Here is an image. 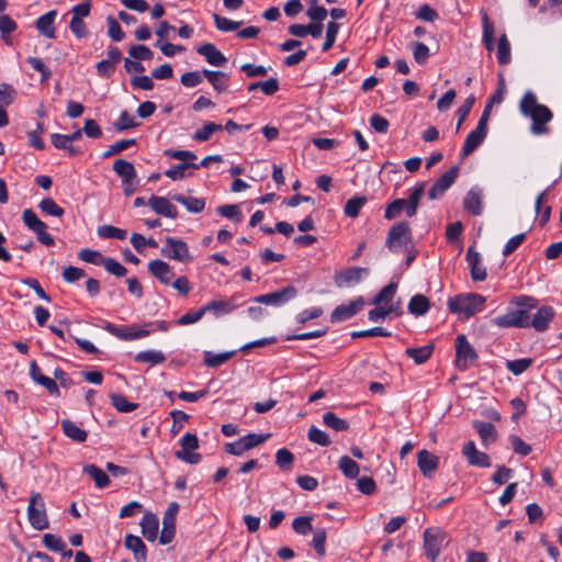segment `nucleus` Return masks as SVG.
Segmentation results:
<instances>
[{"label": "nucleus", "mask_w": 562, "mask_h": 562, "mask_svg": "<svg viewBox=\"0 0 562 562\" xmlns=\"http://www.w3.org/2000/svg\"><path fill=\"white\" fill-rule=\"evenodd\" d=\"M519 111L531 120L529 131L535 136L550 133V122L553 120L552 111L544 104L538 102L537 95L528 90L519 101Z\"/></svg>", "instance_id": "obj_1"}, {"label": "nucleus", "mask_w": 562, "mask_h": 562, "mask_svg": "<svg viewBox=\"0 0 562 562\" xmlns=\"http://www.w3.org/2000/svg\"><path fill=\"white\" fill-rule=\"evenodd\" d=\"M486 297L477 293L458 294L448 300V308L453 314L469 318L483 310Z\"/></svg>", "instance_id": "obj_2"}, {"label": "nucleus", "mask_w": 562, "mask_h": 562, "mask_svg": "<svg viewBox=\"0 0 562 562\" xmlns=\"http://www.w3.org/2000/svg\"><path fill=\"white\" fill-rule=\"evenodd\" d=\"M27 516L31 526L36 530H44L48 528V517L46 514L45 504L42 495L38 492H33L31 494L29 507H27Z\"/></svg>", "instance_id": "obj_3"}, {"label": "nucleus", "mask_w": 562, "mask_h": 562, "mask_svg": "<svg viewBox=\"0 0 562 562\" xmlns=\"http://www.w3.org/2000/svg\"><path fill=\"white\" fill-rule=\"evenodd\" d=\"M446 532L437 527L427 528L424 531L423 548L426 557L431 561L436 562L446 541Z\"/></svg>", "instance_id": "obj_4"}, {"label": "nucleus", "mask_w": 562, "mask_h": 562, "mask_svg": "<svg viewBox=\"0 0 562 562\" xmlns=\"http://www.w3.org/2000/svg\"><path fill=\"white\" fill-rule=\"evenodd\" d=\"M490 119V110L486 106L477 122L475 130L467 136L462 148V155H471L485 139L487 135V121Z\"/></svg>", "instance_id": "obj_5"}, {"label": "nucleus", "mask_w": 562, "mask_h": 562, "mask_svg": "<svg viewBox=\"0 0 562 562\" xmlns=\"http://www.w3.org/2000/svg\"><path fill=\"white\" fill-rule=\"evenodd\" d=\"M160 254L170 260H176L181 263H189L192 261L189 247L182 239H177L171 236L165 238V245L160 249Z\"/></svg>", "instance_id": "obj_6"}, {"label": "nucleus", "mask_w": 562, "mask_h": 562, "mask_svg": "<svg viewBox=\"0 0 562 562\" xmlns=\"http://www.w3.org/2000/svg\"><path fill=\"white\" fill-rule=\"evenodd\" d=\"M180 446L181 450L175 452L177 459L189 464H198L201 461V454L194 452L199 448V439L195 434H184L180 439Z\"/></svg>", "instance_id": "obj_7"}, {"label": "nucleus", "mask_w": 562, "mask_h": 562, "mask_svg": "<svg viewBox=\"0 0 562 562\" xmlns=\"http://www.w3.org/2000/svg\"><path fill=\"white\" fill-rule=\"evenodd\" d=\"M510 304L517 307L516 310H512V312L514 314L518 328L529 327V312L537 306V301L531 296L520 295L514 297Z\"/></svg>", "instance_id": "obj_8"}, {"label": "nucleus", "mask_w": 562, "mask_h": 562, "mask_svg": "<svg viewBox=\"0 0 562 562\" xmlns=\"http://www.w3.org/2000/svg\"><path fill=\"white\" fill-rule=\"evenodd\" d=\"M477 353L468 341L465 335L456 337V364L461 370H467L475 360Z\"/></svg>", "instance_id": "obj_9"}, {"label": "nucleus", "mask_w": 562, "mask_h": 562, "mask_svg": "<svg viewBox=\"0 0 562 562\" xmlns=\"http://www.w3.org/2000/svg\"><path fill=\"white\" fill-rule=\"evenodd\" d=\"M412 233L405 222L394 224L387 234L385 245L391 251H397L411 241Z\"/></svg>", "instance_id": "obj_10"}, {"label": "nucleus", "mask_w": 562, "mask_h": 562, "mask_svg": "<svg viewBox=\"0 0 562 562\" xmlns=\"http://www.w3.org/2000/svg\"><path fill=\"white\" fill-rule=\"evenodd\" d=\"M179 512V504L171 502L162 517V530L160 532L159 542L161 544L170 543L176 535V518Z\"/></svg>", "instance_id": "obj_11"}, {"label": "nucleus", "mask_w": 562, "mask_h": 562, "mask_svg": "<svg viewBox=\"0 0 562 562\" xmlns=\"http://www.w3.org/2000/svg\"><path fill=\"white\" fill-rule=\"evenodd\" d=\"M296 295L297 290L294 286L289 285L276 292L258 295L255 297V302L266 305L280 306L293 300Z\"/></svg>", "instance_id": "obj_12"}, {"label": "nucleus", "mask_w": 562, "mask_h": 562, "mask_svg": "<svg viewBox=\"0 0 562 562\" xmlns=\"http://www.w3.org/2000/svg\"><path fill=\"white\" fill-rule=\"evenodd\" d=\"M368 273L366 268L351 267L338 271L334 276V282L337 288H351L358 284L364 274Z\"/></svg>", "instance_id": "obj_13"}, {"label": "nucleus", "mask_w": 562, "mask_h": 562, "mask_svg": "<svg viewBox=\"0 0 562 562\" xmlns=\"http://www.w3.org/2000/svg\"><path fill=\"white\" fill-rule=\"evenodd\" d=\"M364 306L362 296L357 297L348 304L338 305L330 314L331 323H341L358 314Z\"/></svg>", "instance_id": "obj_14"}, {"label": "nucleus", "mask_w": 562, "mask_h": 562, "mask_svg": "<svg viewBox=\"0 0 562 562\" xmlns=\"http://www.w3.org/2000/svg\"><path fill=\"white\" fill-rule=\"evenodd\" d=\"M459 176V168L457 166L447 170L430 188L428 196L430 200L439 199L443 193L454 183Z\"/></svg>", "instance_id": "obj_15"}, {"label": "nucleus", "mask_w": 562, "mask_h": 562, "mask_svg": "<svg viewBox=\"0 0 562 562\" xmlns=\"http://www.w3.org/2000/svg\"><path fill=\"white\" fill-rule=\"evenodd\" d=\"M104 329L108 333L114 335L115 337L124 339V340H135V339L147 337L150 334L149 330L139 329L136 325L116 326V325L108 323L104 326Z\"/></svg>", "instance_id": "obj_16"}, {"label": "nucleus", "mask_w": 562, "mask_h": 562, "mask_svg": "<svg viewBox=\"0 0 562 562\" xmlns=\"http://www.w3.org/2000/svg\"><path fill=\"white\" fill-rule=\"evenodd\" d=\"M148 271L154 276L160 283L165 285L171 284L175 277L173 269L169 263L164 260L155 259L148 263Z\"/></svg>", "instance_id": "obj_17"}, {"label": "nucleus", "mask_w": 562, "mask_h": 562, "mask_svg": "<svg viewBox=\"0 0 562 562\" xmlns=\"http://www.w3.org/2000/svg\"><path fill=\"white\" fill-rule=\"evenodd\" d=\"M462 454L467 458L471 465L480 468L491 467L490 457L486 453L479 451L473 441H468L464 443L462 448Z\"/></svg>", "instance_id": "obj_18"}, {"label": "nucleus", "mask_w": 562, "mask_h": 562, "mask_svg": "<svg viewBox=\"0 0 562 562\" xmlns=\"http://www.w3.org/2000/svg\"><path fill=\"white\" fill-rule=\"evenodd\" d=\"M148 205L151 207L154 212H156L159 215L172 220L178 217L177 207L168 199L164 196H150V199L148 200Z\"/></svg>", "instance_id": "obj_19"}, {"label": "nucleus", "mask_w": 562, "mask_h": 562, "mask_svg": "<svg viewBox=\"0 0 562 562\" xmlns=\"http://www.w3.org/2000/svg\"><path fill=\"white\" fill-rule=\"evenodd\" d=\"M57 16L56 10H50L47 13L41 15L36 22L35 26L37 31L46 38H55L56 37V27H55V19Z\"/></svg>", "instance_id": "obj_20"}, {"label": "nucleus", "mask_w": 562, "mask_h": 562, "mask_svg": "<svg viewBox=\"0 0 562 562\" xmlns=\"http://www.w3.org/2000/svg\"><path fill=\"white\" fill-rule=\"evenodd\" d=\"M465 259L471 270V278L474 281H484L486 279V269L481 262L480 254L470 247Z\"/></svg>", "instance_id": "obj_21"}, {"label": "nucleus", "mask_w": 562, "mask_h": 562, "mask_svg": "<svg viewBox=\"0 0 562 562\" xmlns=\"http://www.w3.org/2000/svg\"><path fill=\"white\" fill-rule=\"evenodd\" d=\"M30 375L37 384L45 387L49 394L59 396V389L55 380L44 375L35 361H32L30 364Z\"/></svg>", "instance_id": "obj_22"}, {"label": "nucleus", "mask_w": 562, "mask_h": 562, "mask_svg": "<svg viewBox=\"0 0 562 562\" xmlns=\"http://www.w3.org/2000/svg\"><path fill=\"white\" fill-rule=\"evenodd\" d=\"M463 207L472 215H481L483 211V194L479 188H472L463 200Z\"/></svg>", "instance_id": "obj_23"}, {"label": "nucleus", "mask_w": 562, "mask_h": 562, "mask_svg": "<svg viewBox=\"0 0 562 562\" xmlns=\"http://www.w3.org/2000/svg\"><path fill=\"white\" fill-rule=\"evenodd\" d=\"M198 54L205 57L206 61L215 67H222L226 64L227 59L214 44L206 43L198 47Z\"/></svg>", "instance_id": "obj_24"}, {"label": "nucleus", "mask_w": 562, "mask_h": 562, "mask_svg": "<svg viewBox=\"0 0 562 562\" xmlns=\"http://www.w3.org/2000/svg\"><path fill=\"white\" fill-rule=\"evenodd\" d=\"M238 304L235 302V297L231 300H213L203 306L204 313L210 312L214 314L216 317L229 314L233 312Z\"/></svg>", "instance_id": "obj_25"}, {"label": "nucleus", "mask_w": 562, "mask_h": 562, "mask_svg": "<svg viewBox=\"0 0 562 562\" xmlns=\"http://www.w3.org/2000/svg\"><path fill=\"white\" fill-rule=\"evenodd\" d=\"M418 468L425 476H430L438 468L439 459L427 450H420L417 456Z\"/></svg>", "instance_id": "obj_26"}, {"label": "nucleus", "mask_w": 562, "mask_h": 562, "mask_svg": "<svg viewBox=\"0 0 562 562\" xmlns=\"http://www.w3.org/2000/svg\"><path fill=\"white\" fill-rule=\"evenodd\" d=\"M554 317V311L551 306H542L530 318V326L538 331H543L548 328L549 323Z\"/></svg>", "instance_id": "obj_27"}, {"label": "nucleus", "mask_w": 562, "mask_h": 562, "mask_svg": "<svg viewBox=\"0 0 562 562\" xmlns=\"http://www.w3.org/2000/svg\"><path fill=\"white\" fill-rule=\"evenodd\" d=\"M139 525L143 536L148 541H154L157 538L159 522L155 514L145 512Z\"/></svg>", "instance_id": "obj_28"}, {"label": "nucleus", "mask_w": 562, "mask_h": 562, "mask_svg": "<svg viewBox=\"0 0 562 562\" xmlns=\"http://www.w3.org/2000/svg\"><path fill=\"white\" fill-rule=\"evenodd\" d=\"M473 427L480 435V438L482 440V443L484 446H488L496 441L497 439V431L495 426L492 423L482 422V420H474Z\"/></svg>", "instance_id": "obj_29"}, {"label": "nucleus", "mask_w": 562, "mask_h": 562, "mask_svg": "<svg viewBox=\"0 0 562 562\" xmlns=\"http://www.w3.org/2000/svg\"><path fill=\"white\" fill-rule=\"evenodd\" d=\"M125 547L134 553V559L137 562H145L147 558V549L143 540L134 535L125 537Z\"/></svg>", "instance_id": "obj_30"}, {"label": "nucleus", "mask_w": 562, "mask_h": 562, "mask_svg": "<svg viewBox=\"0 0 562 562\" xmlns=\"http://www.w3.org/2000/svg\"><path fill=\"white\" fill-rule=\"evenodd\" d=\"M289 33L296 37H304L311 34L313 37H319L323 33V24L314 23L308 25L292 24L289 26Z\"/></svg>", "instance_id": "obj_31"}, {"label": "nucleus", "mask_w": 562, "mask_h": 562, "mask_svg": "<svg viewBox=\"0 0 562 562\" xmlns=\"http://www.w3.org/2000/svg\"><path fill=\"white\" fill-rule=\"evenodd\" d=\"M60 426L64 435L76 442H85L88 438V432L69 419L61 420Z\"/></svg>", "instance_id": "obj_32"}, {"label": "nucleus", "mask_w": 562, "mask_h": 562, "mask_svg": "<svg viewBox=\"0 0 562 562\" xmlns=\"http://www.w3.org/2000/svg\"><path fill=\"white\" fill-rule=\"evenodd\" d=\"M425 192V183H418L412 190L407 200H405L406 215L413 217L416 215L419 202Z\"/></svg>", "instance_id": "obj_33"}, {"label": "nucleus", "mask_w": 562, "mask_h": 562, "mask_svg": "<svg viewBox=\"0 0 562 562\" xmlns=\"http://www.w3.org/2000/svg\"><path fill=\"white\" fill-rule=\"evenodd\" d=\"M113 170L122 179V182L137 178L134 165L122 158L114 161Z\"/></svg>", "instance_id": "obj_34"}, {"label": "nucleus", "mask_w": 562, "mask_h": 562, "mask_svg": "<svg viewBox=\"0 0 562 562\" xmlns=\"http://www.w3.org/2000/svg\"><path fill=\"white\" fill-rule=\"evenodd\" d=\"M203 75L217 92L227 90L229 78L225 72L203 69Z\"/></svg>", "instance_id": "obj_35"}, {"label": "nucleus", "mask_w": 562, "mask_h": 562, "mask_svg": "<svg viewBox=\"0 0 562 562\" xmlns=\"http://www.w3.org/2000/svg\"><path fill=\"white\" fill-rule=\"evenodd\" d=\"M171 199L182 204L191 213H200L205 207L204 199L186 196L182 194H175Z\"/></svg>", "instance_id": "obj_36"}, {"label": "nucleus", "mask_w": 562, "mask_h": 562, "mask_svg": "<svg viewBox=\"0 0 562 562\" xmlns=\"http://www.w3.org/2000/svg\"><path fill=\"white\" fill-rule=\"evenodd\" d=\"M408 312L415 316L425 315L430 308V302L423 294H415L408 303Z\"/></svg>", "instance_id": "obj_37"}, {"label": "nucleus", "mask_w": 562, "mask_h": 562, "mask_svg": "<svg viewBox=\"0 0 562 562\" xmlns=\"http://www.w3.org/2000/svg\"><path fill=\"white\" fill-rule=\"evenodd\" d=\"M22 220H23V223L32 231L36 234V237L40 236V234H42L46 228V224L41 221L37 215L35 214L34 211H32L31 209H26L23 211L22 213Z\"/></svg>", "instance_id": "obj_38"}, {"label": "nucleus", "mask_w": 562, "mask_h": 562, "mask_svg": "<svg viewBox=\"0 0 562 562\" xmlns=\"http://www.w3.org/2000/svg\"><path fill=\"white\" fill-rule=\"evenodd\" d=\"M83 473L88 474L94 481L98 488H104L110 484L108 474L94 464H86L83 467Z\"/></svg>", "instance_id": "obj_39"}, {"label": "nucleus", "mask_w": 562, "mask_h": 562, "mask_svg": "<svg viewBox=\"0 0 562 562\" xmlns=\"http://www.w3.org/2000/svg\"><path fill=\"white\" fill-rule=\"evenodd\" d=\"M482 16V25H483V35H482V42L485 46V48L488 52H492L494 49V25L490 21V18L485 11H481Z\"/></svg>", "instance_id": "obj_40"}, {"label": "nucleus", "mask_w": 562, "mask_h": 562, "mask_svg": "<svg viewBox=\"0 0 562 562\" xmlns=\"http://www.w3.org/2000/svg\"><path fill=\"white\" fill-rule=\"evenodd\" d=\"M432 351V345H425L418 348H407L405 353L407 357L412 358L416 364H423L431 357Z\"/></svg>", "instance_id": "obj_41"}, {"label": "nucleus", "mask_w": 562, "mask_h": 562, "mask_svg": "<svg viewBox=\"0 0 562 562\" xmlns=\"http://www.w3.org/2000/svg\"><path fill=\"white\" fill-rule=\"evenodd\" d=\"M338 469L348 479H356L360 471L358 463L348 456H342L338 460Z\"/></svg>", "instance_id": "obj_42"}, {"label": "nucleus", "mask_w": 562, "mask_h": 562, "mask_svg": "<svg viewBox=\"0 0 562 562\" xmlns=\"http://www.w3.org/2000/svg\"><path fill=\"white\" fill-rule=\"evenodd\" d=\"M235 351H226L221 353H213L211 351L204 352V363L210 368H217L225 362H227L233 356Z\"/></svg>", "instance_id": "obj_43"}, {"label": "nucleus", "mask_w": 562, "mask_h": 562, "mask_svg": "<svg viewBox=\"0 0 562 562\" xmlns=\"http://www.w3.org/2000/svg\"><path fill=\"white\" fill-rule=\"evenodd\" d=\"M257 89H260L267 95H273L279 90V81L277 78H269L266 81L252 82L247 88L249 92Z\"/></svg>", "instance_id": "obj_44"}, {"label": "nucleus", "mask_w": 562, "mask_h": 562, "mask_svg": "<svg viewBox=\"0 0 562 562\" xmlns=\"http://www.w3.org/2000/svg\"><path fill=\"white\" fill-rule=\"evenodd\" d=\"M192 168V169H199V165L195 162H181L171 166L168 170L165 171V175L176 181L181 180L186 178V170Z\"/></svg>", "instance_id": "obj_45"}, {"label": "nucleus", "mask_w": 562, "mask_h": 562, "mask_svg": "<svg viewBox=\"0 0 562 562\" xmlns=\"http://www.w3.org/2000/svg\"><path fill=\"white\" fill-rule=\"evenodd\" d=\"M53 145L57 149L67 150L69 155L76 156L80 154V150L70 144L67 135L54 133L50 136Z\"/></svg>", "instance_id": "obj_46"}, {"label": "nucleus", "mask_w": 562, "mask_h": 562, "mask_svg": "<svg viewBox=\"0 0 562 562\" xmlns=\"http://www.w3.org/2000/svg\"><path fill=\"white\" fill-rule=\"evenodd\" d=\"M497 61L501 65H507L510 63V44L506 34L501 35L497 44Z\"/></svg>", "instance_id": "obj_47"}, {"label": "nucleus", "mask_w": 562, "mask_h": 562, "mask_svg": "<svg viewBox=\"0 0 562 562\" xmlns=\"http://www.w3.org/2000/svg\"><path fill=\"white\" fill-rule=\"evenodd\" d=\"M135 360L138 362L149 363L151 366L165 362L166 357L161 351L158 350H146L140 351L135 356Z\"/></svg>", "instance_id": "obj_48"}, {"label": "nucleus", "mask_w": 562, "mask_h": 562, "mask_svg": "<svg viewBox=\"0 0 562 562\" xmlns=\"http://www.w3.org/2000/svg\"><path fill=\"white\" fill-rule=\"evenodd\" d=\"M294 454L286 448H281L276 453V464L282 471H290L293 468Z\"/></svg>", "instance_id": "obj_49"}, {"label": "nucleus", "mask_w": 562, "mask_h": 562, "mask_svg": "<svg viewBox=\"0 0 562 562\" xmlns=\"http://www.w3.org/2000/svg\"><path fill=\"white\" fill-rule=\"evenodd\" d=\"M397 290V283L391 282L387 285H385L380 293L374 297L373 304L375 305H390L392 304L391 301L393 300V296L395 295Z\"/></svg>", "instance_id": "obj_50"}, {"label": "nucleus", "mask_w": 562, "mask_h": 562, "mask_svg": "<svg viewBox=\"0 0 562 562\" xmlns=\"http://www.w3.org/2000/svg\"><path fill=\"white\" fill-rule=\"evenodd\" d=\"M223 128L221 124L213 122L206 123L203 127L196 130L193 134V139L196 142H206L215 132H220Z\"/></svg>", "instance_id": "obj_51"}, {"label": "nucleus", "mask_w": 562, "mask_h": 562, "mask_svg": "<svg viewBox=\"0 0 562 562\" xmlns=\"http://www.w3.org/2000/svg\"><path fill=\"white\" fill-rule=\"evenodd\" d=\"M323 423L336 430V431H345L349 428V424L347 420L339 418L336 414L333 412H327L323 416Z\"/></svg>", "instance_id": "obj_52"}, {"label": "nucleus", "mask_w": 562, "mask_h": 562, "mask_svg": "<svg viewBox=\"0 0 562 562\" xmlns=\"http://www.w3.org/2000/svg\"><path fill=\"white\" fill-rule=\"evenodd\" d=\"M366 202H367L366 196H353V198L349 199L346 202V205L344 209L345 214L351 218L357 217L360 213V210L366 204Z\"/></svg>", "instance_id": "obj_53"}, {"label": "nucleus", "mask_w": 562, "mask_h": 562, "mask_svg": "<svg viewBox=\"0 0 562 562\" xmlns=\"http://www.w3.org/2000/svg\"><path fill=\"white\" fill-rule=\"evenodd\" d=\"M78 258L85 262L92 263L95 266H103V262L106 257H104L100 251L92 250L89 248H83L78 252Z\"/></svg>", "instance_id": "obj_54"}, {"label": "nucleus", "mask_w": 562, "mask_h": 562, "mask_svg": "<svg viewBox=\"0 0 562 562\" xmlns=\"http://www.w3.org/2000/svg\"><path fill=\"white\" fill-rule=\"evenodd\" d=\"M112 405L122 413H130L137 408L138 404L128 402L127 398L121 394L113 393L110 395Z\"/></svg>", "instance_id": "obj_55"}, {"label": "nucleus", "mask_w": 562, "mask_h": 562, "mask_svg": "<svg viewBox=\"0 0 562 562\" xmlns=\"http://www.w3.org/2000/svg\"><path fill=\"white\" fill-rule=\"evenodd\" d=\"M98 235L101 238H115L123 240L126 238V231L112 225H102L98 228Z\"/></svg>", "instance_id": "obj_56"}, {"label": "nucleus", "mask_w": 562, "mask_h": 562, "mask_svg": "<svg viewBox=\"0 0 562 562\" xmlns=\"http://www.w3.org/2000/svg\"><path fill=\"white\" fill-rule=\"evenodd\" d=\"M135 143H136L135 138L117 140L109 146V148L102 154V157L109 158L114 155H117V154L126 150L131 146L135 145Z\"/></svg>", "instance_id": "obj_57"}, {"label": "nucleus", "mask_w": 562, "mask_h": 562, "mask_svg": "<svg viewBox=\"0 0 562 562\" xmlns=\"http://www.w3.org/2000/svg\"><path fill=\"white\" fill-rule=\"evenodd\" d=\"M38 209L47 215L57 217L64 215V209L60 207L52 198L43 199L38 204Z\"/></svg>", "instance_id": "obj_58"}, {"label": "nucleus", "mask_w": 562, "mask_h": 562, "mask_svg": "<svg viewBox=\"0 0 562 562\" xmlns=\"http://www.w3.org/2000/svg\"><path fill=\"white\" fill-rule=\"evenodd\" d=\"M532 364L531 358H521L517 360H507L506 368L514 374L519 375L528 370Z\"/></svg>", "instance_id": "obj_59"}, {"label": "nucleus", "mask_w": 562, "mask_h": 562, "mask_svg": "<svg viewBox=\"0 0 562 562\" xmlns=\"http://www.w3.org/2000/svg\"><path fill=\"white\" fill-rule=\"evenodd\" d=\"M139 123L127 111H123L120 114L119 120L114 123V128L119 132L126 131L138 126Z\"/></svg>", "instance_id": "obj_60"}, {"label": "nucleus", "mask_w": 562, "mask_h": 562, "mask_svg": "<svg viewBox=\"0 0 562 562\" xmlns=\"http://www.w3.org/2000/svg\"><path fill=\"white\" fill-rule=\"evenodd\" d=\"M103 268L111 274L122 278L126 276L127 269L112 257H106L103 262Z\"/></svg>", "instance_id": "obj_61"}, {"label": "nucleus", "mask_w": 562, "mask_h": 562, "mask_svg": "<svg viewBox=\"0 0 562 562\" xmlns=\"http://www.w3.org/2000/svg\"><path fill=\"white\" fill-rule=\"evenodd\" d=\"M292 527L296 533L306 536L311 531H313L312 517L311 516L296 517L293 520Z\"/></svg>", "instance_id": "obj_62"}, {"label": "nucleus", "mask_w": 562, "mask_h": 562, "mask_svg": "<svg viewBox=\"0 0 562 562\" xmlns=\"http://www.w3.org/2000/svg\"><path fill=\"white\" fill-rule=\"evenodd\" d=\"M307 438L310 441L317 443L322 447H328L330 445V439H329L328 435L315 426H312L308 429Z\"/></svg>", "instance_id": "obj_63"}, {"label": "nucleus", "mask_w": 562, "mask_h": 562, "mask_svg": "<svg viewBox=\"0 0 562 562\" xmlns=\"http://www.w3.org/2000/svg\"><path fill=\"white\" fill-rule=\"evenodd\" d=\"M412 49H413L414 59L417 64L423 65L429 58V55H430L429 48L424 43H420V42L412 43Z\"/></svg>", "instance_id": "obj_64"}]
</instances>
